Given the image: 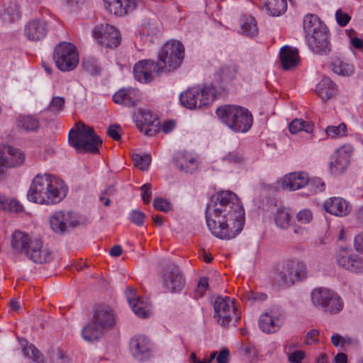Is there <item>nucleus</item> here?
Masks as SVG:
<instances>
[{"instance_id":"nucleus-23","label":"nucleus","mask_w":363,"mask_h":363,"mask_svg":"<svg viewBox=\"0 0 363 363\" xmlns=\"http://www.w3.org/2000/svg\"><path fill=\"white\" fill-rule=\"evenodd\" d=\"M353 152L350 145H344L335 152L333 161L330 163V168L335 173H341L349 164Z\"/></svg>"},{"instance_id":"nucleus-2","label":"nucleus","mask_w":363,"mask_h":363,"mask_svg":"<svg viewBox=\"0 0 363 363\" xmlns=\"http://www.w3.org/2000/svg\"><path fill=\"white\" fill-rule=\"evenodd\" d=\"M67 190L65 182L55 175L37 174L32 181L27 197L35 203L52 205L65 197Z\"/></svg>"},{"instance_id":"nucleus-24","label":"nucleus","mask_w":363,"mask_h":363,"mask_svg":"<svg viewBox=\"0 0 363 363\" xmlns=\"http://www.w3.org/2000/svg\"><path fill=\"white\" fill-rule=\"evenodd\" d=\"M158 66L152 60L139 61L135 65L133 69L135 79L143 83L151 82L153 79V72L156 71Z\"/></svg>"},{"instance_id":"nucleus-35","label":"nucleus","mask_w":363,"mask_h":363,"mask_svg":"<svg viewBox=\"0 0 363 363\" xmlns=\"http://www.w3.org/2000/svg\"><path fill=\"white\" fill-rule=\"evenodd\" d=\"M330 66L332 70L335 74L341 76H349L354 71L353 67L351 65L338 57L333 60Z\"/></svg>"},{"instance_id":"nucleus-36","label":"nucleus","mask_w":363,"mask_h":363,"mask_svg":"<svg viewBox=\"0 0 363 363\" xmlns=\"http://www.w3.org/2000/svg\"><path fill=\"white\" fill-rule=\"evenodd\" d=\"M264 4L272 16H279L287 8L286 0H267L264 1Z\"/></svg>"},{"instance_id":"nucleus-43","label":"nucleus","mask_w":363,"mask_h":363,"mask_svg":"<svg viewBox=\"0 0 363 363\" xmlns=\"http://www.w3.org/2000/svg\"><path fill=\"white\" fill-rule=\"evenodd\" d=\"M325 133L330 138L345 137L347 135V125L345 123H341L338 125H328L325 128Z\"/></svg>"},{"instance_id":"nucleus-61","label":"nucleus","mask_w":363,"mask_h":363,"mask_svg":"<svg viewBox=\"0 0 363 363\" xmlns=\"http://www.w3.org/2000/svg\"><path fill=\"white\" fill-rule=\"evenodd\" d=\"M51 359L53 363H67V359L60 351H53Z\"/></svg>"},{"instance_id":"nucleus-10","label":"nucleus","mask_w":363,"mask_h":363,"mask_svg":"<svg viewBox=\"0 0 363 363\" xmlns=\"http://www.w3.org/2000/svg\"><path fill=\"white\" fill-rule=\"evenodd\" d=\"M26 160L24 152L13 146L0 149V181H2L8 174L9 170L22 165Z\"/></svg>"},{"instance_id":"nucleus-41","label":"nucleus","mask_w":363,"mask_h":363,"mask_svg":"<svg viewBox=\"0 0 363 363\" xmlns=\"http://www.w3.org/2000/svg\"><path fill=\"white\" fill-rule=\"evenodd\" d=\"M291 219V216L287 208L279 209L274 216V221L277 226L283 229H286L289 226Z\"/></svg>"},{"instance_id":"nucleus-60","label":"nucleus","mask_w":363,"mask_h":363,"mask_svg":"<svg viewBox=\"0 0 363 363\" xmlns=\"http://www.w3.org/2000/svg\"><path fill=\"white\" fill-rule=\"evenodd\" d=\"M354 246L357 251L363 253V232L355 236Z\"/></svg>"},{"instance_id":"nucleus-26","label":"nucleus","mask_w":363,"mask_h":363,"mask_svg":"<svg viewBox=\"0 0 363 363\" xmlns=\"http://www.w3.org/2000/svg\"><path fill=\"white\" fill-rule=\"evenodd\" d=\"M24 33L29 40H41L48 33L47 24L45 21L38 19L30 21L25 26Z\"/></svg>"},{"instance_id":"nucleus-39","label":"nucleus","mask_w":363,"mask_h":363,"mask_svg":"<svg viewBox=\"0 0 363 363\" xmlns=\"http://www.w3.org/2000/svg\"><path fill=\"white\" fill-rule=\"evenodd\" d=\"M240 27L243 34L252 36L257 33L258 29L255 18L245 16L241 18Z\"/></svg>"},{"instance_id":"nucleus-8","label":"nucleus","mask_w":363,"mask_h":363,"mask_svg":"<svg viewBox=\"0 0 363 363\" xmlns=\"http://www.w3.org/2000/svg\"><path fill=\"white\" fill-rule=\"evenodd\" d=\"M311 300L315 306L331 314L337 313L343 308L340 296L335 292L325 288H318L311 293Z\"/></svg>"},{"instance_id":"nucleus-59","label":"nucleus","mask_w":363,"mask_h":363,"mask_svg":"<svg viewBox=\"0 0 363 363\" xmlns=\"http://www.w3.org/2000/svg\"><path fill=\"white\" fill-rule=\"evenodd\" d=\"M230 352L228 349H223L216 358L218 363H228Z\"/></svg>"},{"instance_id":"nucleus-40","label":"nucleus","mask_w":363,"mask_h":363,"mask_svg":"<svg viewBox=\"0 0 363 363\" xmlns=\"http://www.w3.org/2000/svg\"><path fill=\"white\" fill-rule=\"evenodd\" d=\"M303 27L306 35H310L312 32L322 29L325 26L321 23L317 16L309 14L305 16Z\"/></svg>"},{"instance_id":"nucleus-16","label":"nucleus","mask_w":363,"mask_h":363,"mask_svg":"<svg viewBox=\"0 0 363 363\" xmlns=\"http://www.w3.org/2000/svg\"><path fill=\"white\" fill-rule=\"evenodd\" d=\"M336 262L340 267L347 271L354 273L363 272V259L354 254L352 250H340L336 255Z\"/></svg>"},{"instance_id":"nucleus-52","label":"nucleus","mask_w":363,"mask_h":363,"mask_svg":"<svg viewBox=\"0 0 363 363\" xmlns=\"http://www.w3.org/2000/svg\"><path fill=\"white\" fill-rule=\"evenodd\" d=\"M141 190V197L143 201V202L145 204H147L150 202V199L152 197V192H151V184L147 183L144 185H143L140 187Z\"/></svg>"},{"instance_id":"nucleus-7","label":"nucleus","mask_w":363,"mask_h":363,"mask_svg":"<svg viewBox=\"0 0 363 363\" xmlns=\"http://www.w3.org/2000/svg\"><path fill=\"white\" fill-rule=\"evenodd\" d=\"M184 48L179 41L171 40L164 44L159 52V64L169 71L178 67L184 58Z\"/></svg>"},{"instance_id":"nucleus-9","label":"nucleus","mask_w":363,"mask_h":363,"mask_svg":"<svg viewBox=\"0 0 363 363\" xmlns=\"http://www.w3.org/2000/svg\"><path fill=\"white\" fill-rule=\"evenodd\" d=\"M53 59L57 67L62 72L74 69L79 63V55L76 48L65 42L55 47Z\"/></svg>"},{"instance_id":"nucleus-6","label":"nucleus","mask_w":363,"mask_h":363,"mask_svg":"<svg viewBox=\"0 0 363 363\" xmlns=\"http://www.w3.org/2000/svg\"><path fill=\"white\" fill-rule=\"evenodd\" d=\"M306 266L298 259H286L278 264L273 277L274 283L280 287H289L302 279L306 275Z\"/></svg>"},{"instance_id":"nucleus-45","label":"nucleus","mask_w":363,"mask_h":363,"mask_svg":"<svg viewBox=\"0 0 363 363\" xmlns=\"http://www.w3.org/2000/svg\"><path fill=\"white\" fill-rule=\"evenodd\" d=\"M132 160L134 165L140 170L147 169L151 162V157L149 155L133 154Z\"/></svg>"},{"instance_id":"nucleus-31","label":"nucleus","mask_w":363,"mask_h":363,"mask_svg":"<svg viewBox=\"0 0 363 363\" xmlns=\"http://www.w3.org/2000/svg\"><path fill=\"white\" fill-rule=\"evenodd\" d=\"M196 108L206 107L211 105L216 96V88L212 86L199 87Z\"/></svg>"},{"instance_id":"nucleus-20","label":"nucleus","mask_w":363,"mask_h":363,"mask_svg":"<svg viewBox=\"0 0 363 363\" xmlns=\"http://www.w3.org/2000/svg\"><path fill=\"white\" fill-rule=\"evenodd\" d=\"M284 320V315L278 311H270L262 314L259 320V327L264 333H273L278 331Z\"/></svg>"},{"instance_id":"nucleus-33","label":"nucleus","mask_w":363,"mask_h":363,"mask_svg":"<svg viewBox=\"0 0 363 363\" xmlns=\"http://www.w3.org/2000/svg\"><path fill=\"white\" fill-rule=\"evenodd\" d=\"M199 87H192L180 94L179 100L181 104L189 108H196L197 97L199 96Z\"/></svg>"},{"instance_id":"nucleus-42","label":"nucleus","mask_w":363,"mask_h":363,"mask_svg":"<svg viewBox=\"0 0 363 363\" xmlns=\"http://www.w3.org/2000/svg\"><path fill=\"white\" fill-rule=\"evenodd\" d=\"M22 346L23 353L25 357L31 359L36 363H45L43 357H41L39 350L32 344L26 342L25 344H22Z\"/></svg>"},{"instance_id":"nucleus-56","label":"nucleus","mask_w":363,"mask_h":363,"mask_svg":"<svg viewBox=\"0 0 363 363\" xmlns=\"http://www.w3.org/2000/svg\"><path fill=\"white\" fill-rule=\"evenodd\" d=\"M305 357V352L302 350H296L288 354L289 360L291 363H301Z\"/></svg>"},{"instance_id":"nucleus-32","label":"nucleus","mask_w":363,"mask_h":363,"mask_svg":"<svg viewBox=\"0 0 363 363\" xmlns=\"http://www.w3.org/2000/svg\"><path fill=\"white\" fill-rule=\"evenodd\" d=\"M335 86L328 77H324L317 85L316 93L323 101L335 94Z\"/></svg>"},{"instance_id":"nucleus-18","label":"nucleus","mask_w":363,"mask_h":363,"mask_svg":"<svg viewBox=\"0 0 363 363\" xmlns=\"http://www.w3.org/2000/svg\"><path fill=\"white\" fill-rule=\"evenodd\" d=\"M162 284L166 290L174 293L182 290L185 281L178 267L175 265H170L163 272Z\"/></svg>"},{"instance_id":"nucleus-64","label":"nucleus","mask_w":363,"mask_h":363,"mask_svg":"<svg viewBox=\"0 0 363 363\" xmlns=\"http://www.w3.org/2000/svg\"><path fill=\"white\" fill-rule=\"evenodd\" d=\"M331 342L333 345L338 346L339 345H342L344 342H345V340L338 334H333L331 336Z\"/></svg>"},{"instance_id":"nucleus-30","label":"nucleus","mask_w":363,"mask_h":363,"mask_svg":"<svg viewBox=\"0 0 363 363\" xmlns=\"http://www.w3.org/2000/svg\"><path fill=\"white\" fill-rule=\"evenodd\" d=\"M174 161L177 167L185 172H191L196 167V160L189 153L178 152Z\"/></svg>"},{"instance_id":"nucleus-11","label":"nucleus","mask_w":363,"mask_h":363,"mask_svg":"<svg viewBox=\"0 0 363 363\" xmlns=\"http://www.w3.org/2000/svg\"><path fill=\"white\" fill-rule=\"evenodd\" d=\"M213 307L215 316L223 326L228 325L232 320L240 318V313L237 311L234 300L229 297H217Z\"/></svg>"},{"instance_id":"nucleus-57","label":"nucleus","mask_w":363,"mask_h":363,"mask_svg":"<svg viewBox=\"0 0 363 363\" xmlns=\"http://www.w3.org/2000/svg\"><path fill=\"white\" fill-rule=\"evenodd\" d=\"M23 209V206L16 199H10L7 211L18 213Z\"/></svg>"},{"instance_id":"nucleus-25","label":"nucleus","mask_w":363,"mask_h":363,"mask_svg":"<svg viewBox=\"0 0 363 363\" xmlns=\"http://www.w3.org/2000/svg\"><path fill=\"white\" fill-rule=\"evenodd\" d=\"M105 9L111 13L123 16L134 10L138 0H104Z\"/></svg>"},{"instance_id":"nucleus-51","label":"nucleus","mask_w":363,"mask_h":363,"mask_svg":"<svg viewBox=\"0 0 363 363\" xmlns=\"http://www.w3.org/2000/svg\"><path fill=\"white\" fill-rule=\"evenodd\" d=\"M131 222L138 225H142L144 223L145 215L140 211H133L129 216Z\"/></svg>"},{"instance_id":"nucleus-3","label":"nucleus","mask_w":363,"mask_h":363,"mask_svg":"<svg viewBox=\"0 0 363 363\" xmlns=\"http://www.w3.org/2000/svg\"><path fill=\"white\" fill-rule=\"evenodd\" d=\"M11 247L16 253L37 264L47 263L52 259V252L40 238L19 230L12 233Z\"/></svg>"},{"instance_id":"nucleus-17","label":"nucleus","mask_w":363,"mask_h":363,"mask_svg":"<svg viewBox=\"0 0 363 363\" xmlns=\"http://www.w3.org/2000/svg\"><path fill=\"white\" fill-rule=\"evenodd\" d=\"M135 117L138 128L145 135H153L160 130V123L150 111L139 110Z\"/></svg>"},{"instance_id":"nucleus-53","label":"nucleus","mask_w":363,"mask_h":363,"mask_svg":"<svg viewBox=\"0 0 363 363\" xmlns=\"http://www.w3.org/2000/svg\"><path fill=\"white\" fill-rule=\"evenodd\" d=\"M319 331L315 329L309 330L305 337L306 345L317 344L318 342Z\"/></svg>"},{"instance_id":"nucleus-46","label":"nucleus","mask_w":363,"mask_h":363,"mask_svg":"<svg viewBox=\"0 0 363 363\" xmlns=\"http://www.w3.org/2000/svg\"><path fill=\"white\" fill-rule=\"evenodd\" d=\"M223 160L228 163L241 164L245 161V157L240 151L233 150L227 152Z\"/></svg>"},{"instance_id":"nucleus-62","label":"nucleus","mask_w":363,"mask_h":363,"mask_svg":"<svg viewBox=\"0 0 363 363\" xmlns=\"http://www.w3.org/2000/svg\"><path fill=\"white\" fill-rule=\"evenodd\" d=\"M208 286V281L207 278L202 277L199 279L198 283V290L201 292L202 295L204 291H206Z\"/></svg>"},{"instance_id":"nucleus-22","label":"nucleus","mask_w":363,"mask_h":363,"mask_svg":"<svg viewBox=\"0 0 363 363\" xmlns=\"http://www.w3.org/2000/svg\"><path fill=\"white\" fill-rule=\"evenodd\" d=\"M94 323L104 330L112 328L116 321V313L108 306L101 305L96 307L93 318Z\"/></svg>"},{"instance_id":"nucleus-38","label":"nucleus","mask_w":363,"mask_h":363,"mask_svg":"<svg viewBox=\"0 0 363 363\" xmlns=\"http://www.w3.org/2000/svg\"><path fill=\"white\" fill-rule=\"evenodd\" d=\"M39 125L38 120L31 116H21L17 121L18 128L26 131H35Z\"/></svg>"},{"instance_id":"nucleus-29","label":"nucleus","mask_w":363,"mask_h":363,"mask_svg":"<svg viewBox=\"0 0 363 363\" xmlns=\"http://www.w3.org/2000/svg\"><path fill=\"white\" fill-rule=\"evenodd\" d=\"M280 62L286 70L298 66L300 62L298 50L289 46L283 47L280 52Z\"/></svg>"},{"instance_id":"nucleus-47","label":"nucleus","mask_w":363,"mask_h":363,"mask_svg":"<svg viewBox=\"0 0 363 363\" xmlns=\"http://www.w3.org/2000/svg\"><path fill=\"white\" fill-rule=\"evenodd\" d=\"M65 100L63 97L55 96L52 98L49 105L50 111L57 113L65 108Z\"/></svg>"},{"instance_id":"nucleus-34","label":"nucleus","mask_w":363,"mask_h":363,"mask_svg":"<svg viewBox=\"0 0 363 363\" xmlns=\"http://www.w3.org/2000/svg\"><path fill=\"white\" fill-rule=\"evenodd\" d=\"M104 331V330L92 319L91 323L84 327L82 334L84 340L94 341L102 335Z\"/></svg>"},{"instance_id":"nucleus-15","label":"nucleus","mask_w":363,"mask_h":363,"mask_svg":"<svg viewBox=\"0 0 363 363\" xmlns=\"http://www.w3.org/2000/svg\"><path fill=\"white\" fill-rule=\"evenodd\" d=\"M130 350L133 357L139 361L148 359L152 352L153 343L145 335L138 334L130 340Z\"/></svg>"},{"instance_id":"nucleus-37","label":"nucleus","mask_w":363,"mask_h":363,"mask_svg":"<svg viewBox=\"0 0 363 363\" xmlns=\"http://www.w3.org/2000/svg\"><path fill=\"white\" fill-rule=\"evenodd\" d=\"M313 127V123L311 121H306L303 119H294L290 123L289 129L292 134L298 133L300 131L312 133Z\"/></svg>"},{"instance_id":"nucleus-48","label":"nucleus","mask_w":363,"mask_h":363,"mask_svg":"<svg viewBox=\"0 0 363 363\" xmlns=\"http://www.w3.org/2000/svg\"><path fill=\"white\" fill-rule=\"evenodd\" d=\"M313 218V214L311 211L304 209L300 211L296 215V220L301 224L309 223Z\"/></svg>"},{"instance_id":"nucleus-5","label":"nucleus","mask_w":363,"mask_h":363,"mask_svg":"<svg viewBox=\"0 0 363 363\" xmlns=\"http://www.w3.org/2000/svg\"><path fill=\"white\" fill-rule=\"evenodd\" d=\"M220 120L235 132H247L252 124V116L246 108L225 105L216 110Z\"/></svg>"},{"instance_id":"nucleus-54","label":"nucleus","mask_w":363,"mask_h":363,"mask_svg":"<svg viewBox=\"0 0 363 363\" xmlns=\"http://www.w3.org/2000/svg\"><path fill=\"white\" fill-rule=\"evenodd\" d=\"M335 17L337 23L341 26H345L350 20V16L340 9L336 11Z\"/></svg>"},{"instance_id":"nucleus-58","label":"nucleus","mask_w":363,"mask_h":363,"mask_svg":"<svg viewBox=\"0 0 363 363\" xmlns=\"http://www.w3.org/2000/svg\"><path fill=\"white\" fill-rule=\"evenodd\" d=\"M107 134L109 137L115 140H119L121 139V135L119 133V126L118 125H110L107 130Z\"/></svg>"},{"instance_id":"nucleus-27","label":"nucleus","mask_w":363,"mask_h":363,"mask_svg":"<svg viewBox=\"0 0 363 363\" xmlns=\"http://www.w3.org/2000/svg\"><path fill=\"white\" fill-rule=\"evenodd\" d=\"M325 211L336 216H347L351 211L352 207L348 201L340 197H333L324 204Z\"/></svg>"},{"instance_id":"nucleus-14","label":"nucleus","mask_w":363,"mask_h":363,"mask_svg":"<svg viewBox=\"0 0 363 363\" xmlns=\"http://www.w3.org/2000/svg\"><path fill=\"white\" fill-rule=\"evenodd\" d=\"M93 36L99 44L108 48H116L120 44L118 30L109 24H101L95 27Z\"/></svg>"},{"instance_id":"nucleus-13","label":"nucleus","mask_w":363,"mask_h":363,"mask_svg":"<svg viewBox=\"0 0 363 363\" xmlns=\"http://www.w3.org/2000/svg\"><path fill=\"white\" fill-rule=\"evenodd\" d=\"M283 188L295 191L308 185L311 188L315 187L314 191L323 190L324 184L320 179L309 180L308 176L305 172H293L286 175L282 181Z\"/></svg>"},{"instance_id":"nucleus-21","label":"nucleus","mask_w":363,"mask_h":363,"mask_svg":"<svg viewBox=\"0 0 363 363\" xmlns=\"http://www.w3.org/2000/svg\"><path fill=\"white\" fill-rule=\"evenodd\" d=\"M307 39L313 51L319 54H327L330 51L328 34L325 27L307 35Z\"/></svg>"},{"instance_id":"nucleus-12","label":"nucleus","mask_w":363,"mask_h":363,"mask_svg":"<svg viewBox=\"0 0 363 363\" xmlns=\"http://www.w3.org/2000/svg\"><path fill=\"white\" fill-rule=\"evenodd\" d=\"M80 224L79 217L67 211H57L50 217L51 229L57 234H64Z\"/></svg>"},{"instance_id":"nucleus-49","label":"nucleus","mask_w":363,"mask_h":363,"mask_svg":"<svg viewBox=\"0 0 363 363\" xmlns=\"http://www.w3.org/2000/svg\"><path fill=\"white\" fill-rule=\"evenodd\" d=\"M153 206L155 209L163 212H167L171 208L170 203L162 198L155 199L153 201Z\"/></svg>"},{"instance_id":"nucleus-28","label":"nucleus","mask_w":363,"mask_h":363,"mask_svg":"<svg viewBox=\"0 0 363 363\" xmlns=\"http://www.w3.org/2000/svg\"><path fill=\"white\" fill-rule=\"evenodd\" d=\"M139 99V91L130 88L121 89L113 96V100L116 104L126 106H135Z\"/></svg>"},{"instance_id":"nucleus-55","label":"nucleus","mask_w":363,"mask_h":363,"mask_svg":"<svg viewBox=\"0 0 363 363\" xmlns=\"http://www.w3.org/2000/svg\"><path fill=\"white\" fill-rule=\"evenodd\" d=\"M83 67L91 74H96L99 72V67L90 60H85L82 62Z\"/></svg>"},{"instance_id":"nucleus-1","label":"nucleus","mask_w":363,"mask_h":363,"mask_svg":"<svg viewBox=\"0 0 363 363\" xmlns=\"http://www.w3.org/2000/svg\"><path fill=\"white\" fill-rule=\"evenodd\" d=\"M235 197L230 191H221L207 206L208 227L213 235L222 240L234 238L244 225V211L233 201Z\"/></svg>"},{"instance_id":"nucleus-63","label":"nucleus","mask_w":363,"mask_h":363,"mask_svg":"<svg viewBox=\"0 0 363 363\" xmlns=\"http://www.w3.org/2000/svg\"><path fill=\"white\" fill-rule=\"evenodd\" d=\"M175 127V123L173 121H168L163 123L162 131L165 133L171 132Z\"/></svg>"},{"instance_id":"nucleus-50","label":"nucleus","mask_w":363,"mask_h":363,"mask_svg":"<svg viewBox=\"0 0 363 363\" xmlns=\"http://www.w3.org/2000/svg\"><path fill=\"white\" fill-rule=\"evenodd\" d=\"M238 71V67L235 65H229L224 66L220 69V73L224 78L231 79L234 77Z\"/></svg>"},{"instance_id":"nucleus-19","label":"nucleus","mask_w":363,"mask_h":363,"mask_svg":"<svg viewBox=\"0 0 363 363\" xmlns=\"http://www.w3.org/2000/svg\"><path fill=\"white\" fill-rule=\"evenodd\" d=\"M125 295L134 313L140 318H147L152 314V305L150 302L135 295V289L128 288Z\"/></svg>"},{"instance_id":"nucleus-44","label":"nucleus","mask_w":363,"mask_h":363,"mask_svg":"<svg viewBox=\"0 0 363 363\" xmlns=\"http://www.w3.org/2000/svg\"><path fill=\"white\" fill-rule=\"evenodd\" d=\"M19 17L18 6L16 3H11L7 6L3 13V18L5 21L12 22Z\"/></svg>"},{"instance_id":"nucleus-4","label":"nucleus","mask_w":363,"mask_h":363,"mask_svg":"<svg viewBox=\"0 0 363 363\" xmlns=\"http://www.w3.org/2000/svg\"><path fill=\"white\" fill-rule=\"evenodd\" d=\"M69 142L78 152L99 153L102 145V140L94 129L82 122L76 123L75 128L71 130Z\"/></svg>"}]
</instances>
